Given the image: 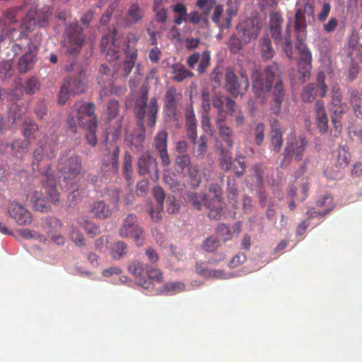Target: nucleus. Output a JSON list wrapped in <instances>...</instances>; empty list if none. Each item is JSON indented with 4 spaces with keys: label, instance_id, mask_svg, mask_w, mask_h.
Masks as SVG:
<instances>
[{
    "label": "nucleus",
    "instance_id": "052dcab7",
    "mask_svg": "<svg viewBox=\"0 0 362 362\" xmlns=\"http://www.w3.org/2000/svg\"><path fill=\"white\" fill-rule=\"evenodd\" d=\"M283 18L281 15L278 12H272L269 16V27L270 29H281V25L283 23Z\"/></svg>",
    "mask_w": 362,
    "mask_h": 362
},
{
    "label": "nucleus",
    "instance_id": "dca6fc26",
    "mask_svg": "<svg viewBox=\"0 0 362 362\" xmlns=\"http://www.w3.org/2000/svg\"><path fill=\"white\" fill-rule=\"evenodd\" d=\"M182 100V93L176 87H166L163 97V110L167 116L173 117L177 115Z\"/></svg>",
    "mask_w": 362,
    "mask_h": 362
},
{
    "label": "nucleus",
    "instance_id": "6e6552de",
    "mask_svg": "<svg viewBox=\"0 0 362 362\" xmlns=\"http://www.w3.org/2000/svg\"><path fill=\"white\" fill-rule=\"evenodd\" d=\"M51 16L52 12L47 7L40 10L30 9L22 19L21 28L23 30L21 32L18 39L22 40L23 37H28V33L33 31L36 25L41 28L48 26Z\"/></svg>",
    "mask_w": 362,
    "mask_h": 362
},
{
    "label": "nucleus",
    "instance_id": "a19ab883",
    "mask_svg": "<svg viewBox=\"0 0 362 362\" xmlns=\"http://www.w3.org/2000/svg\"><path fill=\"white\" fill-rule=\"evenodd\" d=\"M39 131L38 125L33 121H25L22 126V133L25 138L33 139L36 138Z\"/></svg>",
    "mask_w": 362,
    "mask_h": 362
},
{
    "label": "nucleus",
    "instance_id": "5fc2aeb1",
    "mask_svg": "<svg viewBox=\"0 0 362 362\" xmlns=\"http://www.w3.org/2000/svg\"><path fill=\"white\" fill-rule=\"evenodd\" d=\"M211 56L209 51H204L201 54L199 64L197 68V71L199 74H203L206 72L207 68L210 65Z\"/></svg>",
    "mask_w": 362,
    "mask_h": 362
},
{
    "label": "nucleus",
    "instance_id": "aec40b11",
    "mask_svg": "<svg viewBox=\"0 0 362 362\" xmlns=\"http://www.w3.org/2000/svg\"><path fill=\"white\" fill-rule=\"evenodd\" d=\"M137 171L140 175H151V178L157 180L159 170L156 158L149 153L142 154L137 160Z\"/></svg>",
    "mask_w": 362,
    "mask_h": 362
},
{
    "label": "nucleus",
    "instance_id": "09e8293b",
    "mask_svg": "<svg viewBox=\"0 0 362 362\" xmlns=\"http://www.w3.org/2000/svg\"><path fill=\"white\" fill-rule=\"evenodd\" d=\"M223 12V8L221 5H217L215 6L212 21L214 23H216L220 28H226L225 25V17H222V14Z\"/></svg>",
    "mask_w": 362,
    "mask_h": 362
},
{
    "label": "nucleus",
    "instance_id": "79ce46f5",
    "mask_svg": "<svg viewBox=\"0 0 362 362\" xmlns=\"http://www.w3.org/2000/svg\"><path fill=\"white\" fill-rule=\"evenodd\" d=\"M316 205L318 207L325 208L324 214H329L335 207L333 197L329 194H326L318 199L316 202Z\"/></svg>",
    "mask_w": 362,
    "mask_h": 362
},
{
    "label": "nucleus",
    "instance_id": "bb28decb",
    "mask_svg": "<svg viewBox=\"0 0 362 362\" xmlns=\"http://www.w3.org/2000/svg\"><path fill=\"white\" fill-rule=\"evenodd\" d=\"M36 61V52L27 49L26 52L18 60V69L19 72L27 73L34 67Z\"/></svg>",
    "mask_w": 362,
    "mask_h": 362
},
{
    "label": "nucleus",
    "instance_id": "393cba45",
    "mask_svg": "<svg viewBox=\"0 0 362 362\" xmlns=\"http://www.w3.org/2000/svg\"><path fill=\"white\" fill-rule=\"evenodd\" d=\"M144 9L138 4H132L127 11L125 21L127 26L132 27L142 21Z\"/></svg>",
    "mask_w": 362,
    "mask_h": 362
},
{
    "label": "nucleus",
    "instance_id": "58836bf2",
    "mask_svg": "<svg viewBox=\"0 0 362 362\" xmlns=\"http://www.w3.org/2000/svg\"><path fill=\"white\" fill-rule=\"evenodd\" d=\"M28 141L18 139L11 144V149L15 157L21 158L28 152Z\"/></svg>",
    "mask_w": 362,
    "mask_h": 362
},
{
    "label": "nucleus",
    "instance_id": "473e14b6",
    "mask_svg": "<svg viewBox=\"0 0 362 362\" xmlns=\"http://www.w3.org/2000/svg\"><path fill=\"white\" fill-rule=\"evenodd\" d=\"M232 148L221 147L218 157L220 168L228 172L232 168Z\"/></svg>",
    "mask_w": 362,
    "mask_h": 362
},
{
    "label": "nucleus",
    "instance_id": "4be33fe9",
    "mask_svg": "<svg viewBox=\"0 0 362 362\" xmlns=\"http://www.w3.org/2000/svg\"><path fill=\"white\" fill-rule=\"evenodd\" d=\"M269 138L271 150L276 153H279L283 146L284 139L281 125L276 119L270 121Z\"/></svg>",
    "mask_w": 362,
    "mask_h": 362
},
{
    "label": "nucleus",
    "instance_id": "6ab92c4d",
    "mask_svg": "<svg viewBox=\"0 0 362 362\" xmlns=\"http://www.w3.org/2000/svg\"><path fill=\"white\" fill-rule=\"evenodd\" d=\"M351 160V155L346 146H341L338 150V156L335 168L327 167L325 170V176L330 180L341 179L342 174L341 169L348 166Z\"/></svg>",
    "mask_w": 362,
    "mask_h": 362
},
{
    "label": "nucleus",
    "instance_id": "423d86ee",
    "mask_svg": "<svg viewBox=\"0 0 362 362\" xmlns=\"http://www.w3.org/2000/svg\"><path fill=\"white\" fill-rule=\"evenodd\" d=\"M57 170L66 185H72L83 175L81 156L71 149L61 152L57 162Z\"/></svg>",
    "mask_w": 362,
    "mask_h": 362
},
{
    "label": "nucleus",
    "instance_id": "c85d7f7f",
    "mask_svg": "<svg viewBox=\"0 0 362 362\" xmlns=\"http://www.w3.org/2000/svg\"><path fill=\"white\" fill-rule=\"evenodd\" d=\"M120 149L118 146L115 145L113 147V150L112 153H108L105 156V158L103 160V168L104 166H110L111 170L114 173H117L119 170V155Z\"/></svg>",
    "mask_w": 362,
    "mask_h": 362
},
{
    "label": "nucleus",
    "instance_id": "4c0bfd02",
    "mask_svg": "<svg viewBox=\"0 0 362 362\" xmlns=\"http://www.w3.org/2000/svg\"><path fill=\"white\" fill-rule=\"evenodd\" d=\"M297 68L298 72L299 74L298 81L301 83H303L310 76V72L312 70V61H298Z\"/></svg>",
    "mask_w": 362,
    "mask_h": 362
},
{
    "label": "nucleus",
    "instance_id": "774afa93",
    "mask_svg": "<svg viewBox=\"0 0 362 362\" xmlns=\"http://www.w3.org/2000/svg\"><path fill=\"white\" fill-rule=\"evenodd\" d=\"M70 238L78 247L84 246L86 244L83 233L77 229H73L71 231Z\"/></svg>",
    "mask_w": 362,
    "mask_h": 362
},
{
    "label": "nucleus",
    "instance_id": "13d9d810",
    "mask_svg": "<svg viewBox=\"0 0 362 362\" xmlns=\"http://www.w3.org/2000/svg\"><path fill=\"white\" fill-rule=\"evenodd\" d=\"M264 131L265 126L262 122L258 123L254 129L253 136L255 141V144L259 146H261L263 143L264 139Z\"/></svg>",
    "mask_w": 362,
    "mask_h": 362
},
{
    "label": "nucleus",
    "instance_id": "f8f14e48",
    "mask_svg": "<svg viewBox=\"0 0 362 362\" xmlns=\"http://www.w3.org/2000/svg\"><path fill=\"white\" fill-rule=\"evenodd\" d=\"M326 75L320 71L317 74L316 82L310 83L303 87L300 95L303 102L310 103L317 96L324 98L327 95V86L325 83Z\"/></svg>",
    "mask_w": 362,
    "mask_h": 362
},
{
    "label": "nucleus",
    "instance_id": "de8ad7c7",
    "mask_svg": "<svg viewBox=\"0 0 362 362\" xmlns=\"http://www.w3.org/2000/svg\"><path fill=\"white\" fill-rule=\"evenodd\" d=\"M219 240L214 236L207 237L202 245L203 250L207 252H213L219 247Z\"/></svg>",
    "mask_w": 362,
    "mask_h": 362
},
{
    "label": "nucleus",
    "instance_id": "a18cd8bd",
    "mask_svg": "<svg viewBox=\"0 0 362 362\" xmlns=\"http://www.w3.org/2000/svg\"><path fill=\"white\" fill-rule=\"evenodd\" d=\"M349 103L353 107L354 113L356 117L362 116V112L359 110L361 106V97L359 93L356 90H352L350 91V98Z\"/></svg>",
    "mask_w": 362,
    "mask_h": 362
},
{
    "label": "nucleus",
    "instance_id": "20e7f679",
    "mask_svg": "<svg viewBox=\"0 0 362 362\" xmlns=\"http://www.w3.org/2000/svg\"><path fill=\"white\" fill-rule=\"evenodd\" d=\"M148 92L146 88L141 89L139 95L136 98L134 109L136 124L144 132L145 122L148 127L154 129L159 108L158 98L156 96L151 98L148 103Z\"/></svg>",
    "mask_w": 362,
    "mask_h": 362
},
{
    "label": "nucleus",
    "instance_id": "49530a36",
    "mask_svg": "<svg viewBox=\"0 0 362 362\" xmlns=\"http://www.w3.org/2000/svg\"><path fill=\"white\" fill-rule=\"evenodd\" d=\"M13 74V64L10 61H3L0 63V78L5 81Z\"/></svg>",
    "mask_w": 362,
    "mask_h": 362
},
{
    "label": "nucleus",
    "instance_id": "0eeeda50",
    "mask_svg": "<svg viewBox=\"0 0 362 362\" xmlns=\"http://www.w3.org/2000/svg\"><path fill=\"white\" fill-rule=\"evenodd\" d=\"M84 29L77 22L69 23L62 34V45L66 54L77 56L85 43Z\"/></svg>",
    "mask_w": 362,
    "mask_h": 362
},
{
    "label": "nucleus",
    "instance_id": "9d476101",
    "mask_svg": "<svg viewBox=\"0 0 362 362\" xmlns=\"http://www.w3.org/2000/svg\"><path fill=\"white\" fill-rule=\"evenodd\" d=\"M118 234L122 238L133 239L138 247H141L144 244V230L139 225L138 217L134 214H127L122 220Z\"/></svg>",
    "mask_w": 362,
    "mask_h": 362
},
{
    "label": "nucleus",
    "instance_id": "b1692460",
    "mask_svg": "<svg viewBox=\"0 0 362 362\" xmlns=\"http://www.w3.org/2000/svg\"><path fill=\"white\" fill-rule=\"evenodd\" d=\"M185 123L186 130L188 138L193 144L197 142V122L193 110L192 105H188L185 110Z\"/></svg>",
    "mask_w": 362,
    "mask_h": 362
},
{
    "label": "nucleus",
    "instance_id": "4d7b16f0",
    "mask_svg": "<svg viewBox=\"0 0 362 362\" xmlns=\"http://www.w3.org/2000/svg\"><path fill=\"white\" fill-rule=\"evenodd\" d=\"M42 33H36L33 37L27 39V37H25V39L27 40L26 42V47L27 49L29 50H33L36 52L38 49V47L40 45L41 41H42ZM24 37L22 39L23 40Z\"/></svg>",
    "mask_w": 362,
    "mask_h": 362
},
{
    "label": "nucleus",
    "instance_id": "864d4df0",
    "mask_svg": "<svg viewBox=\"0 0 362 362\" xmlns=\"http://www.w3.org/2000/svg\"><path fill=\"white\" fill-rule=\"evenodd\" d=\"M129 272L136 278H139L143 275L145 272V267H144L141 262L137 260L132 261L128 267Z\"/></svg>",
    "mask_w": 362,
    "mask_h": 362
},
{
    "label": "nucleus",
    "instance_id": "4468645a",
    "mask_svg": "<svg viewBox=\"0 0 362 362\" xmlns=\"http://www.w3.org/2000/svg\"><path fill=\"white\" fill-rule=\"evenodd\" d=\"M208 190L214 194L212 198L208 197L206 208L209 210V217L214 219H220L221 213L223 209V191L218 183H211Z\"/></svg>",
    "mask_w": 362,
    "mask_h": 362
},
{
    "label": "nucleus",
    "instance_id": "c9c22d12",
    "mask_svg": "<svg viewBox=\"0 0 362 362\" xmlns=\"http://www.w3.org/2000/svg\"><path fill=\"white\" fill-rule=\"evenodd\" d=\"M217 128L220 137L227 144L228 148H233L235 139L233 129L226 124L219 125Z\"/></svg>",
    "mask_w": 362,
    "mask_h": 362
},
{
    "label": "nucleus",
    "instance_id": "1a4fd4ad",
    "mask_svg": "<svg viewBox=\"0 0 362 362\" xmlns=\"http://www.w3.org/2000/svg\"><path fill=\"white\" fill-rule=\"evenodd\" d=\"M315 0H298L296 3L294 30L298 37L307 36L306 16L314 19Z\"/></svg>",
    "mask_w": 362,
    "mask_h": 362
},
{
    "label": "nucleus",
    "instance_id": "338daca9",
    "mask_svg": "<svg viewBox=\"0 0 362 362\" xmlns=\"http://www.w3.org/2000/svg\"><path fill=\"white\" fill-rule=\"evenodd\" d=\"M153 194L157 202V206L159 209H163L165 197L163 189L159 186H156L153 189Z\"/></svg>",
    "mask_w": 362,
    "mask_h": 362
},
{
    "label": "nucleus",
    "instance_id": "37998d69",
    "mask_svg": "<svg viewBox=\"0 0 362 362\" xmlns=\"http://www.w3.org/2000/svg\"><path fill=\"white\" fill-rule=\"evenodd\" d=\"M184 174L188 175L190 180V185L193 188H197L200 185L202 182V177L199 174L197 166L192 165L187 170H186Z\"/></svg>",
    "mask_w": 362,
    "mask_h": 362
},
{
    "label": "nucleus",
    "instance_id": "ddd939ff",
    "mask_svg": "<svg viewBox=\"0 0 362 362\" xmlns=\"http://www.w3.org/2000/svg\"><path fill=\"white\" fill-rule=\"evenodd\" d=\"M307 145L308 142L305 136H299L297 139L295 132L291 133L284 149V158L290 160L292 158H294L295 160L301 161Z\"/></svg>",
    "mask_w": 362,
    "mask_h": 362
},
{
    "label": "nucleus",
    "instance_id": "f3484780",
    "mask_svg": "<svg viewBox=\"0 0 362 362\" xmlns=\"http://www.w3.org/2000/svg\"><path fill=\"white\" fill-rule=\"evenodd\" d=\"M77 121L83 129L98 128L97 117L95 115V105L88 103L81 105L77 112Z\"/></svg>",
    "mask_w": 362,
    "mask_h": 362
},
{
    "label": "nucleus",
    "instance_id": "6e6d98bb",
    "mask_svg": "<svg viewBox=\"0 0 362 362\" xmlns=\"http://www.w3.org/2000/svg\"><path fill=\"white\" fill-rule=\"evenodd\" d=\"M235 161L239 165L240 170L234 168V174L237 177H241L245 173L247 165L245 162V156L242 153H239L235 155Z\"/></svg>",
    "mask_w": 362,
    "mask_h": 362
},
{
    "label": "nucleus",
    "instance_id": "412c9836",
    "mask_svg": "<svg viewBox=\"0 0 362 362\" xmlns=\"http://www.w3.org/2000/svg\"><path fill=\"white\" fill-rule=\"evenodd\" d=\"M168 134L165 130L157 132L153 139V146L158 152L163 167H168L170 164V158L168 151Z\"/></svg>",
    "mask_w": 362,
    "mask_h": 362
},
{
    "label": "nucleus",
    "instance_id": "c756f323",
    "mask_svg": "<svg viewBox=\"0 0 362 362\" xmlns=\"http://www.w3.org/2000/svg\"><path fill=\"white\" fill-rule=\"evenodd\" d=\"M110 253L115 260L124 259L128 254V245L123 240H117L112 244Z\"/></svg>",
    "mask_w": 362,
    "mask_h": 362
},
{
    "label": "nucleus",
    "instance_id": "c03bdc74",
    "mask_svg": "<svg viewBox=\"0 0 362 362\" xmlns=\"http://www.w3.org/2000/svg\"><path fill=\"white\" fill-rule=\"evenodd\" d=\"M23 88L26 94L33 95L40 90V82L37 77L32 76L25 81Z\"/></svg>",
    "mask_w": 362,
    "mask_h": 362
},
{
    "label": "nucleus",
    "instance_id": "e433bc0d",
    "mask_svg": "<svg viewBox=\"0 0 362 362\" xmlns=\"http://www.w3.org/2000/svg\"><path fill=\"white\" fill-rule=\"evenodd\" d=\"M188 201L194 209L201 211L202 206L206 207V202L208 200V195L205 193L190 192L187 195Z\"/></svg>",
    "mask_w": 362,
    "mask_h": 362
},
{
    "label": "nucleus",
    "instance_id": "ea45409f",
    "mask_svg": "<svg viewBox=\"0 0 362 362\" xmlns=\"http://www.w3.org/2000/svg\"><path fill=\"white\" fill-rule=\"evenodd\" d=\"M262 57L264 59H270L274 57V50L272 47V42L268 36H264L259 42Z\"/></svg>",
    "mask_w": 362,
    "mask_h": 362
},
{
    "label": "nucleus",
    "instance_id": "a211bd4d",
    "mask_svg": "<svg viewBox=\"0 0 362 362\" xmlns=\"http://www.w3.org/2000/svg\"><path fill=\"white\" fill-rule=\"evenodd\" d=\"M8 214L15 223L21 226H29L33 222L31 212L21 204L12 202L8 206Z\"/></svg>",
    "mask_w": 362,
    "mask_h": 362
},
{
    "label": "nucleus",
    "instance_id": "f704fd0d",
    "mask_svg": "<svg viewBox=\"0 0 362 362\" xmlns=\"http://www.w3.org/2000/svg\"><path fill=\"white\" fill-rule=\"evenodd\" d=\"M240 7L239 0H228L226 3V16L225 17V25L226 28L230 27L231 21L238 14Z\"/></svg>",
    "mask_w": 362,
    "mask_h": 362
},
{
    "label": "nucleus",
    "instance_id": "603ef678",
    "mask_svg": "<svg viewBox=\"0 0 362 362\" xmlns=\"http://www.w3.org/2000/svg\"><path fill=\"white\" fill-rule=\"evenodd\" d=\"M177 166L182 170V173H185L193 165L191 163L189 155H177L175 160Z\"/></svg>",
    "mask_w": 362,
    "mask_h": 362
},
{
    "label": "nucleus",
    "instance_id": "7c9ffc66",
    "mask_svg": "<svg viewBox=\"0 0 362 362\" xmlns=\"http://www.w3.org/2000/svg\"><path fill=\"white\" fill-rule=\"evenodd\" d=\"M172 78L176 82H182L187 78L194 76V74L187 70L185 66L180 63H175L171 66Z\"/></svg>",
    "mask_w": 362,
    "mask_h": 362
},
{
    "label": "nucleus",
    "instance_id": "f03ea898",
    "mask_svg": "<svg viewBox=\"0 0 362 362\" xmlns=\"http://www.w3.org/2000/svg\"><path fill=\"white\" fill-rule=\"evenodd\" d=\"M117 30L114 29L112 32L103 36L100 42L101 52L105 53L107 60L115 61L118 59L122 50L125 54L124 60L121 63L118 69V74L124 77H127L135 66L138 57L136 43L138 38L134 37V42L130 40L127 42L117 37Z\"/></svg>",
    "mask_w": 362,
    "mask_h": 362
},
{
    "label": "nucleus",
    "instance_id": "0e129e2a",
    "mask_svg": "<svg viewBox=\"0 0 362 362\" xmlns=\"http://www.w3.org/2000/svg\"><path fill=\"white\" fill-rule=\"evenodd\" d=\"M202 110L207 113L208 110H211V96L209 90L207 88L202 90Z\"/></svg>",
    "mask_w": 362,
    "mask_h": 362
},
{
    "label": "nucleus",
    "instance_id": "a878e982",
    "mask_svg": "<svg viewBox=\"0 0 362 362\" xmlns=\"http://www.w3.org/2000/svg\"><path fill=\"white\" fill-rule=\"evenodd\" d=\"M259 33V28L253 21H247L239 26L238 35L243 38V42L248 43L255 39Z\"/></svg>",
    "mask_w": 362,
    "mask_h": 362
},
{
    "label": "nucleus",
    "instance_id": "cd10ccee",
    "mask_svg": "<svg viewBox=\"0 0 362 362\" xmlns=\"http://www.w3.org/2000/svg\"><path fill=\"white\" fill-rule=\"evenodd\" d=\"M89 211L96 218L106 219L111 216L112 210L104 201H96L90 206Z\"/></svg>",
    "mask_w": 362,
    "mask_h": 362
},
{
    "label": "nucleus",
    "instance_id": "f257e3e1",
    "mask_svg": "<svg viewBox=\"0 0 362 362\" xmlns=\"http://www.w3.org/2000/svg\"><path fill=\"white\" fill-rule=\"evenodd\" d=\"M252 91L260 103H264L270 94V110L275 115L281 111L286 96V88L282 72L276 62L267 64L262 70L255 71L252 76Z\"/></svg>",
    "mask_w": 362,
    "mask_h": 362
},
{
    "label": "nucleus",
    "instance_id": "39448f33",
    "mask_svg": "<svg viewBox=\"0 0 362 362\" xmlns=\"http://www.w3.org/2000/svg\"><path fill=\"white\" fill-rule=\"evenodd\" d=\"M66 71L72 74L64 80L59 90L58 102L61 105L65 104L70 95L84 93L86 86V70L82 66L72 63L66 66Z\"/></svg>",
    "mask_w": 362,
    "mask_h": 362
},
{
    "label": "nucleus",
    "instance_id": "2f4dec72",
    "mask_svg": "<svg viewBox=\"0 0 362 362\" xmlns=\"http://www.w3.org/2000/svg\"><path fill=\"white\" fill-rule=\"evenodd\" d=\"M296 49L299 54V58L298 61H312L313 57L311 52L308 47L307 45L304 43V40H305L306 36L303 37H298V34H296Z\"/></svg>",
    "mask_w": 362,
    "mask_h": 362
},
{
    "label": "nucleus",
    "instance_id": "680f3d73",
    "mask_svg": "<svg viewBox=\"0 0 362 362\" xmlns=\"http://www.w3.org/2000/svg\"><path fill=\"white\" fill-rule=\"evenodd\" d=\"M80 224L83 227L84 230L90 238H94L95 235L100 234L99 227L93 223L85 221L83 224H82L81 222H80Z\"/></svg>",
    "mask_w": 362,
    "mask_h": 362
},
{
    "label": "nucleus",
    "instance_id": "8fccbe9b",
    "mask_svg": "<svg viewBox=\"0 0 362 362\" xmlns=\"http://www.w3.org/2000/svg\"><path fill=\"white\" fill-rule=\"evenodd\" d=\"M145 272L148 279L156 283H160L163 279L162 272L151 266L146 265L145 267Z\"/></svg>",
    "mask_w": 362,
    "mask_h": 362
},
{
    "label": "nucleus",
    "instance_id": "72a5a7b5",
    "mask_svg": "<svg viewBox=\"0 0 362 362\" xmlns=\"http://www.w3.org/2000/svg\"><path fill=\"white\" fill-rule=\"evenodd\" d=\"M122 171L125 180L131 183L133 177L132 156L129 151L124 154Z\"/></svg>",
    "mask_w": 362,
    "mask_h": 362
},
{
    "label": "nucleus",
    "instance_id": "e2e57ef3",
    "mask_svg": "<svg viewBox=\"0 0 362 362\" xmlns=\"http://www.w3.org/2000/svg\"><path fill=\"white\" fill-rule=\"evenodd\" d=\"M207 142L208 139L205 135H202L199 137L198 141V146L197 148V156L202 158L207 151Z\"/></svg>",
    "mask_w": 362,
    "mask_h": 362
},
{
    "label": "nucleus",
    "instance_id": "3c124183",
    "mask_svg": "<svg viewBox=\"0 0 362 362\" xmlns=\"http://www.w3.org/2000/svg\"><path fill=\"white\" fill-rule=\"evenodd\" d=\"M251 170L253 173V176L257 180V184L262 185L264 180L263 177L266 170V166L262 163H258L254 164L252 166Z\"/></svg>",
    "mask_w": 362,
    "mask_h": 362
},
{
    "label": "nucleus",
    "instance_id": "69168bd1",
    "mask_svg": "<svg viewBox=\"0 0 362 362\" xmlns=\"http://www.w3.org/2000/svg\"><path fill=\"white\" fill-rule=\"evenodd\" d=\"M279 0H259L258 4L262 11H274L277 8Z\"/></svg>",
    "mask_w": 362,
    "mask_h": 362
},
{
    "label": "nucleus",
    "instance_id": "7ed1b4c3",
    "mask_svg": "<svg viewBox=\"0 0 362 362\" xmlns=\"http://www.w3.org/2000/svg\"><path fill=\"white\" fill-rule=\"evenodd\" d=\"M56 155V150L52 144H43L40 141L33 152L32 162L33 171L44 176L42 185L50 202L54 206L60 203V193L57 189L54 175L51 170V161Z\"/></svg>",
    "mask_w": 362,
    "mask_h": 362
},
{
    "label": "nucleus",
    "instance_id": "bf43d9fd",
    "mask_svg": "<svg viewBox=\"0 0 362 362\" xmlns=\"http://www.w3.org/2000/svg\"><path fill=\"white\" fill-rule=\"evenodd\" d=\"M119 103L116 100H110L107 105V115L110 119H113L119 114Z\"/></svg>",
    "mask_w": 362,
    "mask_h": 362
},
{
    "label": "nucleus",
    "instance_id": "9b49d317",
    "mask_svg": "<svg viewBox=\"0 0 362 362\" xmlns=\"http://www.w3.org/2000/svg\"><path fill=\"white\" fill-rule=\"evenodd\" d=\"M225 80L227 92L235 98L245 95L249 88L248 77L243 71L237 76L232 70L227 69Z\"/></svg>",
    "mask_w": 362,
    "mask_h": 362
},
{
    "label": "nucleus",
    "instance_id": "2eb2a0df",
    "mask_svg": "<svg viewBox=\"0 0 362 362\" xmlns=\"http://www.w3.org/2000/svg\"><path fill=\"white\" fill-rule=\"evenodd\" d=\"M26 3L21 5L11 7L2 13L0 18V43L3 42L6 37H9L10 32L16 31L15 28H12L11 25L18 22V13L24 9Z\"/></svg>",
    "mask_w": 362,
    "mask_h": 362
},
{
    "label": "nucleus",
    "instance_id": "5701e85b",
    "mask_svg": "<svg viewBox=\"0 0 362 362\" xmlns=\"http://www.w3.org/2000/svg\"><path fill=\"white\" fill-rule=\"evenodd\" d=\"M315 122L322 134H325L328 131V117L325 110L324 102L317 100L314 107Z\"/></svg>",
    "mask_w": 362,
    "mask_h": 362
}]
</instances>
